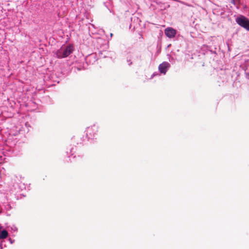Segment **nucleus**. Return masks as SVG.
Returning <instances> with one entry per match:
<instances>
[{
  "mask_svg": "<svg viewBox=\"0 0 249 249\" xmlns=\"http://www.w3.org/2000/svg\"><path fill=\"white\" fill-rule=\"evenodd\" d=\"M73 51V47L69 45L66 47H62L56 52V55L58 58H63L68 56Z\"/></svg>",
  "mask_w": 249,
  "mask_h": 249,
  "instance_id": "f257e3e1",
  "label": "nucleus"
},
{
  "mask_svg": "<svg viewBox=\"0 0 249 249\" xmlns=\"http://www.w3.org/2000/svg\"><path fill=\"white\" fill-rule=\"evenodd\" d=\"M235 20L239 25L249 31V19L248 18L244 16H240Z\"/></svg>",
  "mask_w": 249,
  "mask_h": 249,
  "instance_id": "f03ea898",
  "label": "nucleus"
},
{
  "mask_svg": "<svg viewBox=\"0 0 249 249\" xmlns=\"http://www.w3.org/2000/svg\"><path fill=\"white\" fill-rule=\"evenodd\" d=\"M165 35L169 38H173L176 35V30L172 28L168 27L164 31Z\"/></svg>",
  "mask_w": 249,
  "mask_h": 249,
  "instance_id": "7ed1b4c3",
  "label": "nucleus"
},
{
  "mask_svg": "<svg viewBox=\"0 0 249 249\" xmlns=\"http://www.w3.org/2000/svg\"><path fill=\"white\" fill-rule=\"evenodd\" d=\"M169 66L170 65L168 62H163L159 65V69L161 73L165 74L166 72L167 69L169 67Z\"/></svg>",
  "mask_w": 249,
  "mask_h": 249,
  "instance_id": "20e7f679",
  "label": "nucleus"
},
{
  "mask_svg": "<svg viewBox=\"0 0 249 249\" xmlns=\"http://www.w3.org/2000/svg\"><path fill=\"white\" fill-rule=\"evenodd\" d=\"M8 235V233L7 231L3 230L0 234V239H5Z\"/></svg>",
  "mask_w": 249,
  "mask_h": 249,
  "instance_id": "39448f33",
  "label": "nucleus"
},
{
  "mask_svg": "<svg viewBox=\"0 0 249 249\" xmlns=\"http://www.w3.org/2000/svg\"><path fill=\"white\" fill-rule=\"evenodd\" d=\"M1 227L0 226V230H1Z\"/></svg>",
  "mask_w": 249,
  "mask_h": 249,
  "instance_id": "423d86ee",
  "label": "nucleus"
}]
</instances>
